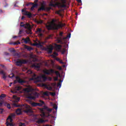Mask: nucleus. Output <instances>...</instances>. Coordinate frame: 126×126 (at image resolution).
Segmentation results:
<instances>
[{
  "instance_id": "f257e3e1",
  "label": "nucleus",
  "mask_w": 126,
  "mask_h": 126,
  "mask_svg": "<svg viewBox=\"0 0 126 126\" xmlns=\"http://www.w3.org/2000/svg\"><path fill=\"white\" fill-rule=\"evenodd\" d=\"M14 107L15 108H18L16 110V114L17 115H21L22 111L21 110H24L25 113H32V110L31 109V107L30 106L24 104H17V103H14L13 104Z\"/></svg>"
},
{
  "instance_id": "f03ea898",
  "label": "nucleus",
  "mask_w": 126,
  "mask_h": 126,
  "mask_svg": "<svg viewBox=\"0 0 126 126\" xmlns=\"http://www.w3.org/2000/svg\"><path fill=\"white\" fill-rule=\"evenodd\" d=\"M39 111L41 113L40 116L42 118H48V119L54 118V116L51 114L53 109L50 108L47 106H44L43 108H39Z\"/></svg>"
},
{
  "instance_id": "7ed1b4c3",
  "label": "nucleus",
  "mask_w": 126,
  "mask_h": 126,
  "mask_svg": "<svg viewBox=\"0 0 126 126\" xmlns=\"http://www.w3.org/2000/svg\"><path fill=\"white\" fill-rule=\"evenodd\" d=\"M63 80H60L59 82L57 84V83H51L49 84H42L41 86L45 87V88L47 89V90H49L50 91H52L53 90V88L56 89L57 87L59 88H61L62 87V83Z\"/></svg>"
},
{
  "instance_id": "20e7f679",
  "label": "nucleus",
  "mask_w": 126,
  "mask_h": 126,
  "mask_svg": "<svg viewBox=\"0 0 126 126\" xmlns=\"http://www.w3.org/2000/svg\"><path fill=\"white\" fill-rule=\"evenodd\" d=\"M64 26H65V24L64 23H60L59 24L54 23L52 26L49 25H47L46 27L48 30H59L60 28H63Z\"/></svg>"
},
{
  "instance_id": "39448f33",
  "label": "nucleus",
  "mask_w": 126,
  "mask_h": 126,
  "mask_svg": "<svg viewBox=\"0 0 126 126\" xmlns=\"http://www.w3.org/2000/svg\"><path fill=\"white\" fill-rule=\"evenodd\" d=\"M30 79H48V77L45 74H41L39 76H37L36 74H33L32 78H30Z\"/></svg>"
},
{
  "instance_id": "423d86ee",
  "label": "nucleus",
  "mask_w": 126,
  "mask_h": 126,
  "mask_svg": "<svg viewBox=\"0 0 126 126\" xmlns=\"http://www.w3.org/2000/svg\"><path fill=\"white\" fill-rule=\"evenodd\" d=\"M13 117H14V114H12L11 116H9L8 118L6 120V124L7 126H14V125H13V123H12V121H13V120H12V118H13ZM8 121H9V122L11 123H9V122H8Z\"/></svg>"
},
{
  "instance_id": "0eeeda50",
  "label": "nucleus",
  "mask_w": 126,
  "mask_h": 126,
  "mask_svg": "<svg viewBox=\"0 0 126 126\" xmlns=\"http://www.w3.org/2000/svg\"><path fill=\"white\" fill-rule=\"evenodd\" d=\"M26 63H27V61L25 60H19L16 62V64L18 66L22 65V64H25Z\"/></svg>"
},
{
  "instance_id": "6e6552de",
  "label": "nucleus",
  "mask_w": 126,
  "mask_h": 126,
  "mask_svg": "<svg viewBox=\"0 0 126 126\" xmlns=\"http://www.w3.org/2000/svg\"><path fill=\"white\" fill-rule=\"evenodd\" d=\"M20 83V84H24L25 83V81L22 80V79H18V80H15L14 82H11L9 84V86H11L12 84H16V83Z\"/></svg>"
},
{
  "instance_id": "1a4fd4ad",
  "label": "nucleus",
  "mask_w": 126,
  "mask_h": 126,
  "mask_svg": "<svg viewBox=\"0 0 126 126\" xmlns=\"http://www.w3.org/2000/svg\"><path fill=\"white\" fill-rule=\"evenodd\" d=\"M55 74H56V78H54V79H59V77L61 78V79H63L64 78V76H63V73L62 72V75H61L59 71H56Z\"/></svg>"
},
{
  "instance_id": "9d476101",
  "label": "nucleus",
  "mask_w": 126,
  "mask_h": 126,
  "mask_svg": "<svg viewBox=\"0 0 126 126\" xmlns=\"http://www.w3.org/2000/svg\"><path fill=\"white\" fill-rule=\"evenodd\" d=\"M60 1L61 2L58 3V5H59L60 7H62V8L66 7V5L65 4V3H66V0H60Z\"/></svg>"
},
{
  "instance_id": "9b49d317",
  "label": "nucleus",
  "mask_w": 126,
  "mask_h": 126,
  "mask_svg": "<svg viewBox=\"0 0 126 126\" xmlns=\"http://www.w3.org/2000/svg\"><path fill=\"white\" fill-rule=\"evenodd\" d=\"M43 72L45 74L49 75V74H51V73H54V72H55V70H54L53 69L49 70L46 69L45 70H44Z\"/></svg>"
},
{
  "instance_id": "f8f14e48",
  "label": "nucleus",
  "mask_w": 126,
  "mask_h": 126,
  "mask_svg": "<svg viewBox=\"0 0 126 126\" xmlns=\"http://www.w3.org/2000/svg\"><path fill=\"white\" fill-rule=\"evenodd\" d=\"M23 22H21L20 26L21 27H24V28H25L26 29H28V28H31V25H30V24L26 23V24H23Z\"/></svg>"
},
{
  "instance_id": "ddd939ff",
  "label": "nucleus",
  "mask_w": 126,
  "mask_h": 126,
  "mask_svg": "<svg viewBox=\"0 0 126 126\" xmlns=\"http://www.w3.org/2000/svg\"><path fill=\"white\" fill-rule=\"evenodd\" d=\"M38 97H39V94L38 93H35L34 96L30 95L28 96V98H29V99H31V100H35L36 98H38Z\"/></svg>"
},
{
  "instance_id": "4468645a",
  "label": "nucleus",
  "mask_w": 126,
  "mask_h": 126,
  "mask_svg": "<svg viewBox=\"0 0 126 126\" xmlns=\"http://www.w3.org/2000/svg\"><path fill=\"white\" fill-rule=\"evenodd\" d=\"M22 12H25L24 15H26L27 16H28V17L29 18H31V17H32V14L31 13H30V12L25 11V10H24V9H22Z\"/></svg>"
},
{
  "instance_id": "2eb2a0df",
  "label": "nucleus",
  "mask_w": 126,
  "mask_h": 126,
  "mask_svg": "<svg viewBox=\"0 0 126 126\" xmlns=\"http://www.w3.org/2000/svg\"><path fill=\"white\" fill-rule=\"evenodd\" d=\"M30 4H32V6L31 8V10H34V8H35V7H36V6H38V4H34L33 2H30L28 4H27V6H28V5H30Z\"/></svg>"
},
{
  "instance_id": "dca6fc26",
  "label": "nucleus",
  "mask_w": 126,
  "mask_h": 126,
  "mask_svg": "<svg viewBox=\"0 0 126 126\" xmlns=\"http://www.w3.org/2000/svg\"><path fill=\"white\" fill-rule=\"evenodd\" d=\"M53 50H54V47H53V45H50L49 47L47 48L48 54H52V53H53Z\"/></svg>"
},
{
  "instance_id": "f3484780",
  "label": "nucleus",
  "mask_w": 126,
  "mask_h": 126,
  "mask_svg": "<svg viewBox=\"0 0 126 126\" xmlns=\"http://www.w3.org/2000/svg\"><path fill=\"white\" fill-rule=\"evenodd\" d=\"M37 121H36V124H43V123H46V121L42 119L37 118Z\"/></svg>"
},
{
  "instance_id": "a211bd4d",
  "label": "nucleus",
  "mask_w": 126,
  "mask_h": 126,
  "mask_svg": "<svg viewBox=\"0 0 126 126\" xmlns=\"http://www.w3.org/2000/svg\"><path fill=\"white\" fill-rule=\"evenodd\" d=\"M22 41H24L25 44H28L30 42V38L27 37L26 38H22Z\"/></svg>"
},
{
  "instance_id": "6ab92c4d",
  "label": "nucleus",
  "mask_w": 126,
  "mask_h": 126,
  "mask_svg": "<svg viewBox=\"0 0 126 126\" xmlns=\"http://www.w3.org/2000/svg\"><path fill=\"white\" fill-rule=\"evenodd\" d=\"M0 74H2V78L5 79L6 78V75H5V72L3 70L0 69Z\"/></svg>"
},
{
  "instance_id": "aec40b11",
  "label": "nucleus",
  "mask_w": 126,
  "mask_h": 126,
  "mask_svg": "<svg viewBox=\"0 0 126 126\" xmlns=\"http://www.w3.org/2000/svg\"><path fill=\"white\" fill-rule=\"evenodd\" d=\"M47 79H37V80H35V81H34V83H38V82H41V81L42 82H46V81H47Z\"/></svg>"
},
{
  "instance_id": "412c9836",
  "label": "nucleus",
  "mask_w": 126,
  "mask_h": 126,
  "mask_svg": "<svg viewBox=\"0 0 126 126\" xmlns=\"http://www.w3.org/2000/svg\"><path fill=\"white\" fill-rule=\"evenodd\" d=\"M55 48L57 51H60V50L62 49V46L61 45L55 44Z\"/></svg>"
},
{
  "instance_id": "4be33fe9",
  "label": "nucleus",
  "mask_w": 126,
  "mask_h": 126,
  "mask_svg": "<svg viewBox=\"0 0 126 126\" xmlns=\"http://www.w3.org/2000/svg\"><path fill=\"white\" fill-rule=\"evenodd\" d=\"M26 33L27 34H32V30L31 28H29L28 29H27V30L26 31Z\"/></svg>"
},
{
  "instance_id": "5701e85b",
  "label": "nucleus",
  "mask_w": 126,
  "mask_h": 126,
  "mask_svg": "<svg viewBox=\"0 0 126 126\" xmlns=\"http://www.w3.org/2000/svg\"><path fill=\"white\" fill-rule=\"evenodd\" d=\"M25 49H26V50H28V51H32V50H33V48L28 46V45H25Z\"/></svg>"
},
{
  "instance_id": "b1692460",
  "label": "nucleus",
  "mask_w": 126,
  "mask_h": 126,
  "mask_svg": "<svg viewBox=\"0 0 126 126\" xmlns=\"http://www.w3.org/2000/svg\"><path fill=\"white\" fill-rule=\"evenodd\" d=\"M21 44L19 41H17L16 42H15L14 43L10 42L9 43L10 45H14V46H15V45H20Z\"/></svg>"
},
{
  "instance_id": "393cba45",
  "label": "nucleus",
  "mask_w": 126,
  "mask_h": 126,
  "mask_svg": "<svg viewBox=\"0 0 126 126\" xmlns=\"http://www.w3.org/2000/svg\"><path fill=\"white\" fill-rule=\"evenodd\" d=\"M21 89H22V87L20 86H16L14 88L15 91H19V90H21Z\"/></svg>"
},
{
  "instance_id": "a878e982",
  "label": "nucleus",
  "mask_w": 126,
  "mask_h": 126,
  "mask_svg": "<svg viewBox=\"0 0 126 126\" xmlns=\"http://www.w3.org/2000/svg\"><path fill=\"white\" fill-rule=\"evenodd\" d=\"M24 91H25V92H27L28 93H29V92H31V91H32V89L25 88L24 89Z\"/></svg>"
},
{
  "instance_id": "bb28decb",
  "label": "nucleus",
  "mask_w": 126,
  "mask_h": 126,
  "mask_svg": "<svg viewBox=\"0 0 126 126\" xmlns=\"http://www.w3.org/2000/svg\"><path fill=\"white\" fill-rule=\"evenodd\" d=\"M32 106L37 107L38 106V102H32L31 103Z\"/></svg>"
},
{
  "instance_id": "cd10ccee",
  "label": "nucleus",
  "mask_w": 126,
  "mask_h": 126,
  "mask_svg": "<svg viewBox=\"0 0 126 126\" xmlns=\"http://www.w3.org/2000/svg\"><path fill=\"white\" fill-rule=\"evenodd\" d=\"M42 32V29L41 28H37L36 30L35 31L36 34H38V33H41Z\"/></svg>"
},
{
  "instance_id": "c85d7f7f",
  "label": "nucleus",
  "mask_w": 126,
  "mask_h": 126,
  "mask_svg": "<svg viewBox=\"0 0 126 126\" xmlns=\"http://www.w3.org/2000/svg\"><path fill=\"white\" fill-rule=\"evenodd\" d=\"M40 103H37V106H39V107H42L44 104H45V102L43 101L40 100Z\"/></svg>"
},
{
  "instance_id": "c756f323",
  "label": "nucleus",
  "mask_w": 126,
  "mask_h": 126,
  "mask_svg": "<svg viewBox=\"0 0 126 126\" xmlns=\"http://www.w3.org/2000/svg\"><path fill=\"white\" fill-rule=\"evenodd\" d=\"M38 11H41V10H46V7L44 5H42L40 8L38 9Z\"/></svg>"
},
{
  "instance_id": "7c9ffc66",
  "label": "nucleus",
  "mask_w": 126,
  "mask_h": 126,
  "mask_svg": "<svg viewBox=\"0 0 126 126\" xmlns=\"http://www.w3.org/2000/svg\"><path fill=\"white\" fill-rule=\"evenodd\" d=\"M71 34L69 33L66 37H62L63 40H65L66 39H67V38H70Z\"/></svg>"
},
{
  "instance_id": "2f4dec72",
  "label": "nucleus",
  "mask_w": 126,
  "mask_h": 126,
  "mask_svg": "<svg viewBox=\"0 0 126 126\" xmlns=\"http://www.w3.org/2000/svg\"><path fill=\"white\" fill-rule=\"evenodd\" d=\"M52 57H53V58H56V56H59V54L58 53L55 52L53 53V54H52Z\"/></svg>"
},
{
  "instance_id": "473e14b6",
  "label": "nucleus",
  "mask_w": 126,
  "mask_h": 126,
  "mask_svg": "<svg viewBox=\"0 0 126 126\" xmlns=\"http://www.w3.org/2000/svg\"><path fill=\"white\" fill-rule=\"evenodd\" d=\"M8 77H9V78L14 77V74L13 73H11L10 75H9Z\"/></svg>"
},
{
  "instance_id": "72a5a7b5",
  "label": "nucleus",
  "mask_w": 126,
  "mask_h": 126,
  "mask_svg": "<svg viewBox=\"0 0 126 126\" xmlns=\"http://www.w3.org/2000/svg\"><path fill=\"white\" fill-rule=\"evenodd\" d=\"M32 66H33V67H35L36 68H40V66H39V65H38V64L36 65L35 64H33L32 65Z\"/></svg>"
},
{
  "instance_id": "f704fd0d",
  "label": "nucleus",
  "mask_w": 126,
  "mask_h": 126,
  "mask_svg": "<svg viewBox=\"0 0 126 126\" xmlns=\"http://www.w3.org/2000/svg\"><path fill=\"white\" fill-rule=\"evenodd\" d=\"M6 96V95L5 94H1L0 95V99H1V98H5Z\"/></svg>"
},
{
  "instance_id": "c9c22d12",
  "label": "nucleus",
  "mask_w": 126,
  "mask_h": 126,
  "mask_svg": "<svg viewBox=\"0 0 126 126\" xmlns=\"http://www.w3.org/2000/svg\"><path fill=\"white\" fill-rule=\"evenodd\" d=\"M37 35L38 37H39V38H42V37H43V34L42 33V32H39L37 33Z\"/></svg>"
},
{
  "instance_id": "e433bc0d",
  "label": "nucleus",
  "mask_w": 126,
  "mask_h": 126,
  "mask_svg": "<svg viewBox=\"0 0 126 126\" xmlns=\"http://www.w3.org/2000/svg\"><path fill=\"white\" fill-rule=\"evenodd\" d=\"M51 7H45V10H46V11H50L51 10Z\"/></svg>"
},
{
  "instance_id": "4c0bfd02",
  "label": "nucleus",
  "mask_w": 126,
  "mask_h": 126,
  "mask_svg": "<svg viewBox=\"0 0 126 126\" xmlns=\"http://www.w3.org/2000/svg\"><path fill=\"white\" fill-rule=\"evenodd\" d=\"M33 46H41L40 43H35L33 44Z\"/></svg>"
},
{
  "instance_id": "58836bf2",
  "label": "nucleus",
  "mask_w": 126,
  "mask_h": 126,
  "mask_svg": "<svg viewBox=\"0 0 126 126\" xmlns=\"http://www.w3.org/2000/svg\"><path fill=\"white\" fill-rule=\"evenodd\" d=\"M54 109H55L56 110H58V105L57 104H54L53 105Z\"/></svg>"
},
{
  "instance_id": "ea45409f",
  "label": "nucleus",
  "mask_w": 126,
  "mask_h": 126,
  "mask_svg": "<svg viewBox=\"0 0 126 126\" xmlns=\"http://www.w3.org/2000/svg\"><path fill=\"white\" fill-rule=\"evenodd\" d=\"M19 126H25V123H20Z\"/></svg>"
},
{
  "instance_id": "a19ab883",
  "label": "nucleus",
  "mask_w": 126,
  "mask_h": 126,
  "mask_svg": "<svg viewBox=\"0 0 126 126\" xmlns=\"http://www.w3.org/2000/svg\"><path fill=\"white\" fill-rule=\"evenodd\" d=\"M10 52L11 53H15V49L14 48H12L10 50Z\"/></svg>"
},
{
  "instance_id": "79ce46f5",
  "label": "nucleus",
  "mask_w": 126,
  "mask_h": 126,
  "mask_svg": "<svg viewBox=\"0 0 126 126\" xmlns=\"http://www.w3.org/2000/svg\"><path fill=\"white\" fill-rule=\"evenodd\" d=\"M63 32H60L59 33V36L60 37H63Z\"/></svg>"
},
{
  "instance_id": "37998d69",
  "label": "nucleus",
  "mask_w": 126,
  "mask_h": 126,
  "mask_svg": "<svg viewBox=\"0 0 126 126\" xmlns=\"http://www.w3.org/2000/svg\"><path fill=\"white\" fill-rule=\"evenodd\" d=\"M50 94L51 95V96H55L56 95V93H55L51 92L50 93Z\"/></svg>"
},
{
  "instance_id": "c03bdc74",
  "label": "nucleus",
  "mask_w": 126,
  "mask_h": 126,
  "mask_svg": "<svg viewBox=\"0 0 126 126\" xmlns=\"http://www.w3.org/2000/svg\"><path fill=\"white\" fill-rule=\"evenodd\" d=\"M7 108H8V109H11V107L10 106V104L8 103L7 104Z\"/></svg>"
},
{
  "instance_id": "a18cd8bd",
  "label": "nucleus",
  "mask_w": 126,
  "mask_h": 126,
  "mask_svg": "<svg viewBox=\"0 0 126 126\" xmlns=\"http://www.w3.org/2000/svg\"><path fill=\"white\" fill-rule=\"evenodd\" d=\"M37 23L38 24H42V23H43V21H42V20L38 21Z\"/></svg>"
},
{
  "instance_id": "49530a36",
  "label": "nucleus",
  "mask_w": 126,
  "mask_h": 126,
  "mask_svg": "<svg viewBox=\"0 0 126 126\" xmlns=\"http://www.w3.org/2000/svg\"><path fill=\"white\" fill-rule=\"evenodd\" d=\"M44 95L45 96H49V94L47 93V92H45L44 93Z\"/></svg>"
},
{
  "instance_id": "de8ad7c7",
  "label": "nucleus",
  "mask_w": 126,
  "mask_h": 126,
  "mask_svg": "<svg viewBox=\"0 0 126 126\" xmlns=\"http://www.w3.org/2000/svg\"><path fill=\"white\" fill-rule=\"evenodd\" d=\"M3 112V109L2 108L0 109V114H2Z\"/></svg>"
},
{
  "instance_id": "09e8293b",
  "label": "nucleus",
  "mask_w": 126,
  "mask_h": 126,
  "mask_svg": "<svg viewBox=\"0 0 126 126\" xmlns=\"http://www.w3.org/2000/svg\"><path fill=\"white\" fill-rule=\"evenodd\" d=\"M58 43L60 44H63V42L61 40H58Z\"/></svg>"
},
{
  "instance_id": "8fccbe9b",
  "label": "nucleus",
  "mask_w": 126,
  "mask_h": 126,
  "mask_svg": "<svg viewBox=\"0 0 126 126\" xmlns=\"http://www.w3.org/2000/svg\"><path fill=\"white\" fill-rule=\"evenodd\" d=\"M50 5L51 6H54V7H55V5H56V4H54V3H51V4H50Z\"/></svg>"
},
{
  "instance_id": "3c124183",
  "label": "nucleus",
  "mask_w": 126,
  "mask_h": 126,
  "mask_svg": "<svg viewBox=\"0 0 126 126\" xmlns=\"http://www.w3.org/2000/svg\"><path fill=\"white\" fill-rule=\"evenodd\" d=\"M15 78H16V79H21V78H20L19 77H18V76H16Z\"/></svg>"
},
{
  "instance_id": "603ef678",
  "label": "nucleus",
  "mask_w": 126,
  "mask_h": 126,
  "mask_svg": "<svg viewBox=\"0 0 126 126\" xmlns=\"http://www.w3.org/2000/svg\"><path fill=\"white\" fill-rule=\"evenodd\" d=\"M3 102H0V107H1V106H2V105H3Z\"/></svg>"
},
{
  "instance_id": "864d4df0",
  "label": "nucleus",
  "mask_w": 126,
  "mask_h": 126,
  "mask_svg": "<svg viewBox=\"0 0 126 126\" xmlns=\"http://www.w3.org/2000/svg\"><path fill=\"white\" fill-rule=\"evenodd\" d=\"M32 61L33 62H37V59L34 58Z\"/></svg>"
},
{
  "instance_id": "5fc2aeb1",
  "label": "nucleus",
  "mask_w": 126,
  "mask_h": 126,
  "mask_svg": "<svg viewBox=\"0 0 126 126\" xmlns=\"http://www.w3.org/2000/svg\"><path fill=\"white\" fill-rule=\"evenodd\" d=\"M77 1L78 3H80V2H81V0H77Z\"/></svg>"
},
{
  "instance_id": "6e6d98bb",
  "label": "nucleus",
  "mask_w": 126,
  "mask_h": 126,
  "mask_svg": "<svg viewBox=\"0 0 126 126\" xmlns=\"http://www.w3.org/2000/svg\"><path fill=\"white\" fill-rule=\"evenodd\" d=\"M5 55L6 56H8V55H9V53H7V52H5Z\"/></svg>"
},
{
  "instance_id": "4d7b16f0",
  "label": "nucleus",
  "mask_w": 126,
  "mask_h": 126,
  "mask_svg": "<svg viewBox=\"0 0 126 126\" xmlns=\"http://www.w3.org/2000/svg\"><path fill=\"white\" fill-rule=\"evenodd\" d=\"M51 36L49 35V36H48L47 37H46V39H50L51 38Z\"/></svg>"
},
{
  "instance_id": "13d9d810",
  "label": "nucleus",
  "mask_w": 126,
  "mask_h": 126,
  "mask_svg": "<svg viewBox=\"0 0 126 126\" xmlns=\"http://www.w3.org/2000/svg\"><path fill=\"white\" fill-rule=\"evenodd\" d=\"M24 18H25V17H24V16H22V20L24 19Z\"/></svg>"
},
{
  "instance_id": "bf43d9fd",
  "label": "nucleus",
  "mask_w": 126,
  "mask_h": 126,
  "mask_svg": "<svg viewBox=\"0 0 126 126\" xmlns=\"http://www.w3.org/2000/svg\"><path fill=\"white\" fill-rule=\"evenodd\" d=\"M21 32H22V31H20L18 34H21Z\"/></svg>"
},
{
  "instance_id": "052dcab7",
  "label": "nucleus",
  "mask_w": 126,
  "mask_h": 126,
  "mask_svg": "<svg viewBox=\"0 0 126 126\" xmlns=\"http://www.w3.org/2000/svg\"><path fill=\"white\" fill-rule=\"evenodd\" d=\"M18 36H14V37H13V38H14V39H15V38H17Z\"/></svg>"
},
{
  "instance_id": "680f3d73",
  "label": "nucleus",
  "mask_w": 126,
  "mask_h": 126,
  "mask_svg": "<svg viewBox=\"0 0 126 126\" xmlns=\"http://www.w3.org/2000/svg\"><path fill=\"white\" fill-rule=\"evenodd\" d=\"M0 13H2V10L0 9Z\"/></svg>"
},
{
  "instance_id": "e2e57ef3",
  "label": "nucleus",
  "mask_w": 126,
  "mask_h": 126,
  "mask_svg": "<svg viewBox=\"0 0 126 126\" xmlns=\"http://www.w3.org/2000/svg\"><path fill=\"white\" fill-rule=\"evenodd\" d=\"M65 52V51L63 50V51L62 52V54H64Z\"/></svg>"
},
{
  "instance_id": "0e129e2a",
  "label": "nucleus",
  "mask_w": 126,
  "mask_h": 126,
  "mask_svg": "<svg viewBox=\"0 0 126 126\" xmlns=\"http://www.w3.org/2000/svg\"><path fill=\"white\" fill-rule=\"evenodd\" d=\"M57 61H58V62H60V61H61V60L60 59H57Z\"/></svg>"
},
{
  "instance_id": "69168bd1",
  "label": "nucleus",
  "mask_w": 126,
  "mask_h": 126,
  "mask_svg": "<svg viewBox=\"0 0 126 126\" xmlns=\"http://www.w3.org/2000/svg\"><path fill=\"white\" fill-rule=\"evenodd\" d=\"M1 66L2 67H4V65L1 64Z\"/></svg>"
},
{
  "instance_id": "338daca9",
  "label": "nucleus",
  "mask_w": 126,
  "mask_h": 126,
  "mask_svg": "<svg viewBox=\"0 0 126 126\" xmlns=\"http://www.w3.org/2000/svg\"><path fill=\"white\" fill-rule=\"evenodd\" d=\"M43 126H50L49 125H44Z\"/></svg>"
},
{
  "instance_id": "774afa93",
  "label": "nucleus",
  "mask_w": 126,
  "mask_h": 126,
  "mask_svg": "<svg viewBox=\"0 0 126 126\" xmlns=\"http://www.w3.org/2000/svg\"><path fill=\"white\" fill-rule=\"evenodd\" d=\"M60 63H63V61H60Z\"/></svg>"
}]
</instances>
